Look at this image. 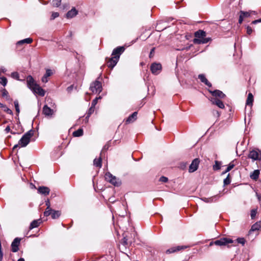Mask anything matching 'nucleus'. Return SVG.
<instances>
[{
	"label": "nucleus",
	"mask_w": 261,
	"mask_h": 261,
	"mask_svg": "<svg viewBox=\"0 0 261 261\" xmlns=\"http://www.w3.org/2000/svg\"><path fill=\"white\" fill-rule=\"evenodd\" d=\"M194 36L193 43L197 44H205L211 40L210 38H206L205 32L201 30L195 32Z\"/></svg>",
	"instance_id": "nucleus-1"
},
{
	"label": "nucleus",
	"mask_w": 261,
	"mask_h": 261,
	"mask_svg": "<svg viewBox=\"0 0 261 261\" xmlns=\"http://www.w3.org/2000/svg\"><path fill=\"white\" fill-rule=\"evenodd\" d=\"M34 132L33 130L31 129L22 136L18 142L20 147H25L29 143L31 138L34 135Z\"/></svg>",
	"instance_id": "nucleus-2"
},
{
	"label": "nucleus",
	"mask_w": 261,
	"mask_h": 261,
	"mask_svg": "<svg viewBox=\"0 0 261 261\" xmlns=\"http://www.w3.org/2000/svg\"><path fill=\"white\" fill-rule=\"evenodd\" d=\"M107 181L116 187H119L121 184V180L116 176H113L111 173L107 172L105 176Z\"/></svg>",
	"instance_id": "nucleus-3"
},
{
	"label": "nucleus",
	"mask_w": 261,
	"mask_h": 261,
	"mask_svg": "<svg viewBox=\"0 0 261 261\" xmlns=\"http://www.w3.org/2000/svg\"><path fill=\"white\" fill-rule=\"evenodd\" d=\"M90 89L93 93H100L102 89L101 83L97 79L95 82L91 83Z\"/></svg>",
	"instance_id": "nucleus-4"
},
{
	"label": "nucleus",
	"mask_w": 261,
	"mask_h": 261,
	"mask_svg": "<svg viewBox=\"0 0 261 261\" xmlns=\"http://www.w3.org/2000/svg\"><path fill=\"white\" fill-rule=\"evenodd\" d=\"M233 241L229 238H222L219 240L215 241L214 243H211L210 245H212L213 244L218 246H225L228 244L233 243Z\"/></svg>",
	"instance_id": "nucleus-5"
},
{
	"label": "nucleus",
	"mask_w": 261,
	"mask_h": 261,
	"mask_svg": "<svg viewBox=\"0 0 261 261\" xmlns=\"http://www.w3.org/2000/svg\"><path fill=\"white\" fill-rule=\"evenodd\" d=\"M248 158L251 159L253 161H257L261 160V151L258 149H253L249 152Z\"/></svg>",
	"instance_id": "nucleus-6"
},
{
	"label": "nucleus",
	"mask_w": 261,
	"mask_h": 261,
	"mask_svg": "<svg viewBox=\"0 0 261 261\" xmlns=\"http://www.w3.org/2000/svg\"><path fill=\"white\" fill-rule=\"evenodd\" d=\"M162 70V65L160 63H153L150 66V70L153 74H158Z\"/></svg>",
	"instance_id": "nucleus-7"
},
{
	"label": "nucleus",
	"mask_w": 261,
	"mask_h": 261,
	"mask_svg": "<svg viewBox=\"0 0 261 261\" xmlns=\"http://www.w3.org/2000/svg\"><path fill=\"white\" fill-rule=\"evenodd\" d=\"M200 163V160L199 159H195L191 163L189 166V171L190 173L195 172L197 170L199 164Z\"/></svg>",
	"instance_id": "nucleus-8"
},
{
	"label": "nucleus",
	"mask_w": 261,
	"mask_h": 261,
	"mask_svg": "<svg viewBox=\"0 0 261 261\" xmlns=\"http://www.w3.org/2000/svg\"><path fill=\"white\" fill-rule=\"evenodd\" d=\"M125 48L123 46H118L114 48L113 50L112 56L114 57H118L119 59L120 55L124 51Z\"/></svg>",
	"instance_id": "nucleus-9"
},
{
	"label": "nucleus",
	"mask_w": 261,
	"mask_h": 261,
	"mask_svg": "<svg viewBox=\"0 0 261 261\" xmlns=\"http://www.w3.org/2000/svg\"><path fill=\"white\" fill-rule=\"evenodd\" d=\"M20 242V239L18 238H16L11 244V250L13 252H16L18 251L19 248L18 246L19 245Z\"/></svg>",
	"instance_id": "nucleus-10"
},
{
	"label": "nucleus",
	"mask_w": 261,
	"mask_h": 261,
	"mask_svg": "<svg viewBox=\"0 0 261 261\" xmlns=\"http://www.w3.org/2000/svg\"><path fill=\"white\" fill-rule=\"evenodd\" d=\"M118 61V57H117L116 58L113 56V57L109 59V60L107 62L108 67L112 69L117 64Z\"/></svg>",
	"instance_id": "nucleus-11"
},
{
	"label": "nucleus",
	"mask_w": 261,
	"mask_h": 261,
	"mask_svg": "<svg viewBox=\"0 0 261 261\" xmlns=\"http://www.w3.org/2000/svg\"><path fill=\"white\" fill-rule=\"evenodd\" d=\"M27 82L28 87L31 90L37 85L31 75H29L27 76Z\"/></svg>",
	"instance_id": "nucleus-12"
},
{
	"label": "nucleus",
	"mask_w": 261,
	"mask_h": 261,
	"mask_svg": "<svg viewBox=\"0 0 261 261\" xmlns=\"http://www.w3.org/2000/svg\"><path fill=\"white\" fill-rule=\"evenodd\" d=\"M42 112L45 116H51L54 113V110L48 107L47 105H45L43 107Z\"/></svg>",
	"instance_id": "nucleus-13"
},
{
	"label": "nucleus",
	"mask_w": 261,
	"mask_h": 261,
	"mask_svg": "<svg viewBox=\"0 0 261 261\" xmlns=\"http://www.w3.org/2000/svg\"><path fill=\"white\" fill-rule=\"evenodd\" d=\"M188 247H189V246H185V245L178 246H176V247H172V248L168 249L166 251V252L167 253H171L175 252V251H179V250H181L182 249H186V248H187Z\"/></svg>",
	"instance_id": "nucleus-14"
},
{
	"label": "nucleus",
	"mask_w": 261,
	"mask_h": 261,
	"mask_svg": "<svg viewBox=\"0 0 261 261\" xmlns=\"http://www.w3.org/2000/svg\"><path fill=\"white\" fill-rule=\"evenodd\" d=\"M32 90L35 93L38 94L40 96H43L45 95L44 90L40 87L38 84L34 87Z\"/></svg>",
	"instance_id": "nucleus-15"
},
{
	"label": "nucleus",
	"mask_w": 261,
	"mask_h": 261,
	"mask_svg": "<svg viewBox=\"0 0 261 261\" xmlns=\"http://www.w3.org/2000/svg\"><path fill=\"white\" fill-rule=\"evenodd\" d=\"M38 192L42 195H48L50 192L49 188L45 186H41L38 188Z\"/></svg>",
	"instance_id": "nucleus-16"
},
{
	"label": "nucleus",
	"mask_w": 261,
	"mask_h": 261,
	"mask_svg": "<svg viewBox=\"0 0 261 261\" xmlns=\"http://www.w3.org/2000/svg\"><path fill=\"white\" fill-rule=\"evenodd\" d=\"M211 101L213 105H216L221 109H224L225 107L223 102L216 97L212 98Z\"/></svg>",
	"instance_id": "nucleus-17"
},
{
	"label": "nucleus",
	"mask_w": 261,
	"mask_h": 261,
	"mask_svg": "<svg viewBox=\"0 0 261 261\" xmlns=\"http://www.w3.org/2000/svg\"><path fill=\"white\" fill-rule=\"evenodd\" d=\"M212 93L213 96L215 97H218L221 98H223L225 96V95L221 91L219 90H215L214 91H209Z\"/></svg>",
	"instance_id": "nucleus-18"
},
{
	"label": "nucleus",
	"mask_w": 261,
	"mask_h": 261,
	"mask_svg": "<svg viewBox=\"0 0 261 261\" xmlns=\"http://www.w3.org/2000/svg\"><path fill=\"white\" fill-rule=\"evenodd\" d=\"M219 196L218 195H215L209 198L204 197L202 198V200L207 203L215 202L218 200Z\"/></svg>",
	"instance_id": "nucleus-19"
},
{
	"label": "nucleus",
	"mask_w": 261,
	"mask_h": 261,
	"mask_svg": "<svg viewBox=\"0 0 261 261\" xmlns=\"http://www.w3.org/2000/svg\"><path fill=\"white\" fill-rule=\"evenodd\" d=\"M198 78L200 79V81L203 83H204L208 87H212V84L210 82L208 81V80L205 77V75L203 74H200L198 75Z\"/></svg>",
	"instance_id": "nucleus-20"
},
{
	"label": "nucleus",
	"mask_w": 261,
	"mask_h": 261,
	"mask_svg": "<svg viewBox=\"0 0 261 261\" xmlns=\"http://www.w3.org/2000/svg\"><path fill=\"white\" fill-rule=\"evenodd\" d=\"M53 74L50 69H47L43 76L42 77L41 81L43 83H47L48 82V77Z\"/></svg>",
	"instance_id": "nucleus-21"
},
{
	"label": "nucleus",
	"mask_w": 261,
	"mask_h": 261,
	"mask_svg": "<svg viewBox=\"0 0 261 261\" xmlns=\"http://www.w3.org/2000/svg\"><path fill=\"white\" fill-rule=\"evenodd\" d=\"M41 223V219L33 220L30 224V225L29 227L30 229H32L34 228L37 227L38 226H39V225H40V224Z\"/></svg>",
	"instance_id": "nucleus-22"
},
{
	"label": "nucleus",
	"mask_w": 261,
	"mask_h": 261,
	"mask_svg": "<svg viewBox=\"0 0 261 261\" xmlns=\"http://www.w3.org/2000/svg\"><path fill=\"white\" fill-rule=\"evenodd\" d=\"M137 112H135L132 115H130L126 120V123H129L133 122L137 119Z\"/></svg>",
	"instance_id": "nucleus-23"
},
{
	"label": "nucleus",
	"mask_w": 261,
	"mask_h": 261,
	"mask_svg": "<svg viewBox=\"0 0 261 261\" xmlns=\"http://www.w3.org/2000/svg\"><path fill=\"white\" fill-rule=\"evenodd\" d=\"M240 13L241 15H243L244 18L246 17H249L251 15H256L257 14V13L254 11H249L248 12L241 11Z\"/></svg>",
	"instance_id": "nucleus-24"
},
{
	"label": "nucleus",
	"mask_w": 261,
	"mask_h": 261,
	"mask_svg": "<svg viewBox=\"0 0 261 261\" xmlns=\"http://www.w3.org/2000/svg\"><path fill=\"white\" fill-rule=\"evenodd\" d=\"M253 102V96L251 93H249L248 95L247 99L246 100V105L247 106H252Z\"/></svg>",
	"instance_id": "nucleus-25"
},
{
	"label": "nucleus",
	"mask_w": 261,
	"mask_h": 261,
	"mask_svg": "<svg viewBox=\"0 0 261 261\" xmlns=\"http://www.w3.org/2000/svg\"><path fill=\"white\" fill-rule=\"evenodd\" d=\"M77 14V11L75 8H72L71 10L69 11L66 14L67 18H72Z\"/></svg>",
	"instance_id": "nucleus-26"
},
{
	"label": "nucleus",
	"mask_w": 261,
	"mask_h": 261,
	"mask_svg": "<svg viewBox=\"0 0 261 261\" xmlns=\"http://www.w3.org/2000/svg\"><path fill=\"white\" fill-rule=\"evenodd\" d=\"M259 175V171L258 170H255L250 175V177L252 179L256 180L258 179Z\"/></svg>",
	"instance_id": "nucleus-27"
},
{
	"label": "nucleus",
	"mask_w": 261,
	"mask_h": 261,
	"mask_svg": "<svg viewBox=\"0 0 261 261\" xmlns=\"http://www.w3.org/2000/svg\"><path fill=\"white\" fill-rule=\"evenodd\" d=\"M83 135V130L82 128H79L73 133V136L75 137H81Z\"/></svg>",
	"instance_id": "nucleus-28"
},
{
	"label": "nucleus",
	"mask_w": 261,
	"mask_h": 261,
	"mask_svg": "<svg viewBox=\"0 0 261 261\" xmlns=\"http://www.w3.org/2000/svg\"><path fill=\"white\" fill-rule=\"evenodd\" d=\"M101 158L100 157L99 159H95L93 161V164L96 167L101 168Z\"/></svg>",
	"instance_id": "nucleus-29"
},
{
	"label": "nucleus",
	"mask_w": 261,
	"mask_h": 261,
	"mask_svg": "<svg viewBox=\"0 0 261 261\" xmlns=\"http://www.w3.org/2000/svg\"><path fill=\"white\" fill-rule=\"evenodd\" d=\"M32 41H33V40L32 38H26V39H23L22 40L19 41L17 42V44L20 45L23 43L30 44V43H32Z\"/></svg>",
	"instance_id": "nucleus-30"
},
{
	"label": "nucleus",
	"mask_w": 261,
	"mask_h": 261,
	"mask_svg": "<svg viewBox=\"0 0 261 261\" xmlns=\"http://www.w3.org/2000/svg\"><path fill=\"white\" fill-rule=\"evenodd\" d=\"M60 215H61V213L60 211H55V210H53L51 216L53 219H56V218H59V216H60Z\"/></svg>",
	"instance_id": "nucleus-31"
},
{
	"label": "nucleus",
	"mask_w": 261,
	"mask_h": 261,
	"mask_svg": "<svg viewBox=\"0 0 261 261\" xmlns=\"http://www.w3.org/2000/svg\"><path fill=\"white\" fill-rule=\"evenodd\" d=\"M260 222H256L255 223V224H254L252 226H251V231H256V230H258L259 229V228H260L261 227V225H260Z\"/></svg>",
	"instance_id": "nucleus-32"
},
{
	"label": "nucleus",
	"mask_w": 261,
	"mask_h": 261,
	"mask_svg": "<svg viewBox=\"0 0 261 261\" xmlns=\"http://www.w3.org/2000/svg\"><path fill=\"white\" fill-rule=\"evenodd\" d=\"M221 163L218 161H215V165L213 166L214 170H218L221 168Z\"/></svg>",
	"instance_id": "nucleus-33"
},
{
	"label": "nucleus",
	"mask_w": 261,
	"mask_h": 261,
	"mask_svg": "<svg viewBox=\"0 0 261 261\" xmlns=\"http://www.w3.org/2000/svg\"><path fill=\"white\" fill-rule=\"evenodd\" d=\"M94 110H95V107L91 106L90 108L88 110V112L87 113V115L86 116V118H89L90 116V115L92 113H93V112H94Z\"/></svg>",
	"instance_id": "nucleus-34"
},
{
	"label": "nucleus",
	"mask_w": 261,
	"mask_h": 261,
	"mask_svg": "<svg viewBox=\"0 0 261 261\" xmlns=\"http://www.w3.org/2000/svg\"><path fill=\"white\" fill-rule=\"evenodd\" d=\"M2 95L3 97H5L7 100L9 99V96L8 91L5 89H3L2 91Z\"/></svg>",
	"instance_id": "nucleus-35"
},
{
	"label": "nucleus",
	"mask_w": 261,
	"mask_h": 261,
	"mask_svg": "<svg viewBox=\"0 0 261 261\" xmlns=\"http://www.w3.org/2000/svg\"><path fill=\"white\" fill-rule=\"evenodd\" d=\"M61 3V0H53L52 4L55 7H59Z\"/></svg>",
	"instance_id": "nucleus-36"
},
{
	"label": "nucleus",
	"mask_w": 261,
	"mask_h": 261,
	"mask_svg": "<svg viewBox=\"0 0 261 261\" xmlns=\"http://www.w3.org/2000/svg\"><path fill=\"white\" fill-rule=\"evenodd\" d=\"M7 80L5 77H0V83L2 84L4 86H5L7 84Z\"/></svg>",
	"instance_id": "nucleus-37"
},
{
	"label": "nucleus",
	"mask_w": 261,
	"mask_h": 261,
	"mask_svg": "<svg viewBox=\"0 0 261 261\" xmlns=\"http://www.w3.org/2000/svg\"><path fill=\"white\" fill-rule=\"evenodd\" d=\"M224 185H228L230 183V179L229 178V174L227 175V176L223 180Z\"/></svg>",
	"instance_id": "nucleus-38"
},
{
	"label": "nucleus",
	"mask_w": 261,
	"mask_h": 261,
	"mask_svg": "<svg viewBox=\"0 0 261 261\" xmlns=\"http://www.w3.org/2000/svg\"><path fill=\"white\" fill-rule=\"evenodd\" d=\"M52 211H53V210L50 208H49V209H47V210L46 208V210L45 211V212H44V216L47 217L49 215H51Z\"/></svg>",
	"instance_id": "nucleus-39"
},
{
	"label": "nucleus",
	"mask_w": 261,
	"mask_h": 261,
	"mask_svg": "<svg viewBox=\"0 0 261 261\" xmlns=\"http://www.w3.org/2000/svg\"><path fill=\"white\" fill-rule=\"evenodd\" d=\"M234 165L233 163H232V162L230 163L225 170V172H228L229 171H230L234 167Z\"/></svg>",
	"instance_id": "nucleus-40"
},
{
	"label": "nucleus",
	"mask_w": 261,
	"mask_h": 261,
	"mask_svg": "<svg viewBox=\"0 0 261 261\" xmlns=\"http://www.w3.org/2000/svg\"><path fill=\"white\" fill-rule=\"evenodd\" d=\"M236 241H237L238 243L241 244L242 245H244L245 244V242H246L245 240L243 238H238L236 240Z\"/></svg>",
	"instance_id": "nucleus-41"
},
{
	"label": "nucleus",
	"mask_w": 261,
	"mask_h": 261,
	"mask_svg": "<svg viewBox=\"0 0 261 261\" xmlns=\"http://www.w3.org/2000/svg\"><path fill=\"white\" fill-rule=\"evenodd\" d=\"M14 106L15 108L16 111L17 112V113H19L20 112V110H19V108L18 101L17 100H15V101H14Z\"/></svg>",
	"instance_id": "nucleus-42"
},
{
	"label": "nucleus",
	"mask_w": 261,
	"mask_h": 261,
	"mask_svg": "<svg viewBox=\"0 0 261 261\" xmlns=\"http://www.w3.org/2000/svg\"><path fill=\"white\" fill-rule=\"evenodd\" d=\"M5 107H3L5 112H7L8 114H12V111L8 108L6 105H4Z\"/></svg>",
	"instance_id": "nucleus-43"
},
{
	"label": "nucleus",
	"mask_w": 261,
	"mask_h": 261,
	"mask_svg": "<svg viewBox=\"0 0 261 261\" xmlns=\"http://www.w3.org/2000/svg\"><path fill=\"white\" fill-rule=\"evenodd\" d=\"M257 213L256 210H252L250 213V216L252 219H254Z\"/></svg>",
	"instance_id": "nucleus-44"
},
{
	"label": "nucleus",
	"mask_w": 261,
	"mask_h": 261,
	"mask_svg": "<svg viewBox=\"0 0 261 261\" xmlns=\"http://www.w3.org/2000/svg\"><path fill=\"white\" fill-rule=\"evenodd\" d=\"M11 76L14 79L19 80V74L17 72H12Z\"/></svg>",
	"instance_id": "nucleus-45"
},
{
	"label": "nucleus",
	"mask_w": 261,
	"mask_h": 261,
	"mask_svg": "<svg viewBox=\"0 0 261 261\" xmlns=\"http://www.w3.org/2000/svg\"><path fill=\"white\" fill-rule=\"evenodd\" d=\"M100 97H96L94 99H93L91 102V106H93V107H95L96 105L97 104V101H98V99H100Z\"/></svg>",
	"instance_id": "nucleus-46"
},
{
	"label": "nucleus",
	"mask_w": 261,
	"mask_h": 261,
	"mask_svg": "<svg viewBox=\"0 0 261 261\" xmlns=\"http://www.w3.org/2000/svg\"><path fill=\"white\" fill-rule=\"evenodd\" d=\"M121 244L124 246H126L127 245V239L126 238V237H123V238L122 240Z\"/></svg>",
	"instance_id": "nucleus-47"
},
{
	"label": "nucleus",
	"mask_w": 261,
	"mask_h": 261,
	"mask_svg": "<svg viewBox=\"0 0 261 261\" xmlns=\"http://www.w3.org/2000/svg\"><path fill=\"white\" fill-rule=\"evenodd\" d=\"M168 178L165 177V176H161L160 178V179L159 180L161 182H166L168 181Z\"/></svg>",
	"instance_id": "nucleus-48"
},
{
	"label": "nucleus",
	"mask_w": 261,
	"mask_h": 261,
	"mask_svg": "<svg viewBox=\"0 0 261 261\" xmlns=\"http://www.w3.org/2000/svg\"><path fill=\"white\" fill-rule=\"evenodd\" d=\"M59 16V14L58 12H53L51 16V19H54L55 18L58 17Z\"/></svg>",
	"instance_id": "nucleus-49"
},
{
	"label": "nucleus",
	"mask_w": 261,
	"mask_h": 261,
	"mask_svg": "<svg viewBox=\"0 0 261 261\" xmlns=\"http://www.w3.org/2000/svg\"><path fill=\"white\" fill-rule=\"evenodd\" d=\"M252 32V29L250 27L248 26L247 28V33L248 34L250 35Z\"/></svg>",
	"instance_id": "nucleus-50"
},
{
	"label": "nucleus",
	"mask_w": 261,
	"mask_h": 261,
	"mask_svg": "<svg viewBox=\"0 0 261 261\" xmlns=\"http://www.w3.org/2000/svg\"><path fill=\"white\" fill-rule=\"evenodd\" d=\"M243 19H244L243 15H241V14L240 13V16H239V23L240 24L242 23L243 21Z\"/></svg>",
	"instance_id": "nucleus-51"
},
{
	"label": "nucleus",
	"mask_w": 261,
	"mask_h": 261,
	"mask_svg": "<svg viewBox=\"0 0 261 261\" xmlns=\"http://www.w3.org/2000/svg\"><path fill=\"white\" fill-rule=\"evenodd\" d=\"M45 204L47 206V210L50 208V204L48 199L45 201Z\"/></svg>",
	"instance_id": "nucleus-52"
},
{
	"label": "nucleus",
	"mask_w": 261,
	"mask_h": 261,
	"mask_svg": "<svg viewBox=\"0 0 261 261\" xmlns=\"http://www.w3.org/2000/svg\"><path fill=\"white\" fill-rule=\"evenodd\" d=\"M258 22H261V18L257 19V20H255L253 21L252 23L253 24H256Z\"/></svg>",
	"instance_id": "nucleus-53"
},
{
	"label": "nucleus",
	"mask_w": 261,
	"mask_h": 261,
	"mask_svg": "<svg viewBox=\"0 0 261 261\" xmlns=\"http://www.w3.org/2000/svg\"><path fill=\"white\" fill-rule=\"evenodd\" d=\"M6 133H9L10 131V127L9 126H7L5 129Z\"/></svg>",
	"instance_id": "nucleus-54"
},
{
	"label": "nucleus",
	"mask_w": 261,
	"mask_h": 261,
	"mask_svg": "<svg viewBox=\"0 0 261 261\" xmlns=\"http://www.w3.org/2000/svg\"><path fill=\"white\" fill-rule=\"evenodd\" d=\"M154 51V48H152L151 51H150V55H149V57L150 58H151L152 55L153 54Z\"/></svg>",
	"instance_id": "nucleus-55"
},
{
	"label": "nucleus",
	"mask_w": 261,
	"mask_h": 261,
	"mask_svg": "<svg viewBox=\"0 0 261 261\" xmlns=\"http://www.w3.org/2000/svg\"><path fill=\"white\" fill-rule=\"evenodd\" d=\"M72 88H73V86H70L68 87L67 88L68 91L70 92L72 89Z\"/></svg>",
	"instance_id": "nucleus-56"
},
{
	"label": "nucleus",
	"mask_w": 261,
	"mask_h": 261,
	"mask_svg": "<svg viewBox=\"0 0 261 261\" xmlns=\"http://www.w3.org/2000/svg\"><path fill=\"white\" fill-rule=\"evenodd\" d=\"M19 143L18 144H16V145H15L13 147V149H15V148H16L18 146H19Z\"/></svg>",
	"instance_id": "nucleus-57"
},
{
	"label": "nucleus",
	"mask_w": 261,
	"mask_h": 261,
	"mask_svg": "<svg viewBox=\"0 0 261 261\" xmlns=\"http://www.w3.org/2000/svg\"><path fill=\"white\" fill-rule=\"evenodd\" d=\"M5 107L4 105L0 102V108Z\"/></svg>",
	"instance_id": "nucleus-58"
},
{
	"label": "nucleus",
	"mask_w": 261,
	"mask_h": 261,
	"mask_svg": "<svg viewBox=\"0 0 261 261\" xmlns=\"http://www.w3.org/2000/svg\"><path fill=\"white\" fill-rule=\"evenodd\" d=\"M18 261H25V260H24V258H19V259L18 260Z\"/></svg>",
	"instance_id": "nucleus-59"
},
{
	"label": "nucleus",
	"mask_w": 261,
	"mask_h": 261,
	"mask_svg": "<svg viewBox=\"0 0 261 261\" xmlns=\"http://www.w3.org/2000/svg\"><path fill=\"white\" fill-rule=\"evenodd\" d=\"M3 259V257L2 256V255H0V261H2Z\"/></svg>",
	"instance_id": "nucleus-60"
},
{
	"label": "nucleus",
	"mask_w": 261,
	"mask_h": 261,
	"mask_svg": "<svg viewBox=\"0 0 261 261\" xmlns=\"http://www.w3.org/2000/svg\"><path fill=\"white\" fill-rule=\"evenodd\" d=\"M227 173V172H225V171H224V172H223V174H225V173Z\"/></svg>",
	"instance_id": "nucleus-61"
},
{
	"label": "nucleus",
	"mask_w": 261,
	"mask_h": 261,
	"mask_svg": "<svg viewBox=\"0 0 261 261\" xmlns=\"http://www.w3.org/2000/svg\"><path fill=\"white\" fill-rule=\"evenodd\" d=\"M5 70V69H3V72H4Z\"/></svg>",
	"instance_id": "nucleus-62"
}]
</instances>
